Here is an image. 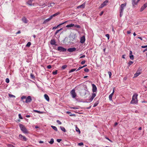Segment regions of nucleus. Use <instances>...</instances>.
Segmentation results:
<instances>
[{
	"mask_svg": "<svg viewBox=\"0 0 147 147\" xmlns=\"http://www.w3.org/2000/svg\"><path fill=\"white\" fill-rule=\"evenodd\" d=\"M138 95L135 94L133 96L132 100L130 102V104H135L138 103V101L137 99V96Z\"/></svg>",
	"mask_w": 147,
	"mask_h": 147,
	"instance_id": "f257e3e1",
	"label": "nucleus"
},
{
	"mask_svg": "<svg viewBox=\"0 0 147 147\" xmlns=\"http://www.w3.org/2000/svg\"><path fill=\"white\" fill-rule=\"evenodd\" d=\"M19 127L22 132L25 134H27L28 133V131L25 127L23 125L21 124H19Z\"/></svg>",
	"mask_w": 147,
	"mask_h": 147,
	"instance_id": "f03ea898",
	"label": "nucleus"
},
{
	"mask_svg": "<svg viewBox=\"0 0 147 147\" xmlns=\"http://www.w3.org/2000/svg\"><path fill=\"white\" fill-rule=\"evenodd\" d=\"M80 95L82 96H85H85H87L86 95V94H88V92L85 90H82L80 92Z\"/></svg>",
	"mask_w": 147,
	"mask_h": 147,
	"instance_id": "7ed1b4c3",
	"label": "nucleus"
},
{
	"mask_svg": "<svg viewBox=\"0 0 147 147\" xmlns=\"http://www.w3.org/2000/svg\"><path fill=\"white\" fill-rule=\"evenodd\" d=\"M70 94L73 98H75L76 96V94L74 89H72L70 92Z\"/></svg>",
	"mask_w": 147,
	"mask_h": 147,
	"instance_id": "20e7f679",
	"label": "nucleus"
},
{
	"mask_svg": "<svg viewBox=\"0 0 147 147\" xmlns=\"http://www.w3.org/2000/svg\"><path fill=\"white\" fill-rule=\"evenodd\" d=\"M19 139L22 141H27V138L25 136L22 135L21 134L19 135Z\"/></svg>",
	"mask_w": 147,
	"mask_h": 147,
	"instance_id": "39448f33",
	"label": "nucleus"
},
{
	"mask_svg": "<svg viewBox=\"0 0 147 147\" xmlns=\"http://www.w3.org/2000/svg\"><path fill=\"white\" fill-rule=\"evenodd\" d=\"M57 50L60 52H65L66 49L62 47L59 46L58 47Z\"/></svg>",
	"mask_w": 147,
	"mask_h": 147,
	"instance_id": "423d86ee",
	"label": "nucleus"
},
{
	"mask_svg": "<svg viewBox=\"0 0 147 147\" xmlns=\"http://www.w3.org/2000/svg\"><path fill=\"white\" fill-rule=\"evenodd\" d=\"M108 2V1L107 0H106L104 2L100 5V6L99 7V8H102L104 7L106 5L107 3Z\"/></svg>",
	"mask_w": 147,
	"mask_h": 147,
	"instance_id": "0eeeda50",
	"label": "nucleus"
},
{
	"mask_svg": "<svg viewBox=\"0 0 147 147\" xmlns=\"http://www.w3.org/2000/svg\"><path fill=\"white\" fill-rule=\"evenodd\" d=\"M32 100V99L30 96H28L26 98L25 102L26 103L30 102Z\"/></svg>",
	"mask_w": 147,
	"mask_h": 147,
	"instance_id": "6e6552de",
	"label": "nucleus"
},
{
	"mask_svg": "<svg viewBox=\"0 0 147 147\" xmlns=\"http://www.w3.org/2000/svg\"><path fill=\"white\" fill-rule=\"evenodd\" d=\"M126 3H125L122 4L121 5V7H120V11H123V10L124 9V7L126 6Z\"/></svg>",
	"mask_w": 147,
	"mask_h": 147,
	"instance_id": "1a4fd4ad",
	"label": "nucleus"
},
{
	"mask_svg": "<svg viewBox=\"0 0 147 147\" xmlns=\"http://www.w3.org/2000/svg\"><path fill=\"white\" fill-rule=\"evenodd\" d=\"M92 92H93V93L96 92V91L97 90V87H96V86L94 84H92Z\"/></svg>",
	"mask_w": 147,
	"mask_h": 147,
	"instance_id": "9d476101",
	"label": "nucleus"
},
{
	"mask_svg": "<svg viewBox=\"0 0 147 147\" xmlns=\"http://www.w3.org/2000/svg\"><path fill=\"white\" fill-rule=\"evenodd\" d=\"M96 94L95 93H93L92 94V96H91L90 98L89 99V100L90 102H91L94 99V98L96 96Z\"/></svg>",
	"mask_w": 147,
	"mask_h": 147,
	"instance_id": "9b49d317",
	"label": "nucleus"
},
{
	"mask_svg": "<svg viewBox=\"0 0 147 147\" xmlns=\"http://www.w3.org/2000/svg\"><path fill=\"white\" fill-rule=\"evenodd\" d=\"M85 3H84L81 5H80L79 6H78L77 7V9H79V8H84L85 7Z\"/></svg>",
	"mask_w": 147,
	"mask_h": 147,
	"instance_id": "f8f14e48",
	"label": "nucleus"
},
{
	"mask_svg": "<svg viewBox=\"0 0 147 147\" xmlns=\"http://www.w3.org/2000/svg\"><path fill=\"white\" fill-rule=\"evenodd\" d=\"M85 40V36H83L80 38V42L81 43H84Z\"/></svg>",
	"mask_w": 147,
	"mask_h": 147,
	"instance_id": "ddd939ff",
	"label": "nucleus"
},
{
	"mask_svg": "<svg viewBox=\"0 0 147 147\" xmlns=\"http://www.w3.org/2000/svg\"><path fill=\"white\" fill-rule=\"evenodd\" d=\"M76 49L75 48H69L67 50V51L69 52H73L76 51Z\"/></svg>",
	"mask_w": 147,
	"mask_h": 147,
	"instance_id": "4468645a",
	"label": "nucleus"
},
{
	"mask_svg": "<svg viewBox=\"0 0 147 147\" xmlns=\"http://www.w3.org/2000/svg\"><path fill=\"white\" fill-rule=\"evenodd\" d=\"M52 19V18H51V16H50L49 18L46 19L43 22V24H46V23Z\"/></svg>",
	"mask_w": 147,
	"mask_h": 147,
	"instance_id": "2eb2a0df",
	"label": "nucleus"
},
{
	"mask_svg": "<svg viewBox=\"0 0 147 147\" xmlns=\"http://www.w3.org/2000/svg\"><path fill=\"white\" fill-rule=\"evenodd\" d=\"M60 13V12H58L56 13H55L53 15H52L51 16V18H52L53 17H54L57 16L58 15H59Z\"/></svg>",
	"mask_w": 147,
	"mask_h": 147,
	"instance_id": "dca6fc26",
	"label": "nucleus"
},
{
	"mask_svg": "<svg viewBox=\"0 0 147 147\" xmlns=\"http://www.w3.org/2000/svg\"><path fill=\"white\" fill-rule=\"evenodd\" d=\"M44 97L45 99L48 101L49 100V98L47 94H45L44 95Z\"/></svg>",
	"mask_w": 147,
	"mask_h": 147,
	"instance_id": "f3484780",
	"label": "nucleus"
},
{
	"mask_svg": "<svg viewBox=\"0 0 147 147\" xmlns=\"http://www.w3.org/2000/svg\"><path fill=\"white\" fill-rule=\"evenodd\" d=\"M132 3L133 6L134 7L135 5L137 4V2H136L135 0H132Z\"/></svg>",
	"mask_w": 147,
	"mask_h": 147,
	"instance_id": "a211bd4d",
	"label": "nucleus"
},
{
	"mask_svg": "<svg viewBox=\"0 0 147 147\" xmlns=\"http://www.w3.org/2000/svg\"><path fill=\"white\" fill-rule=\"evenodd\" d=\"M51 44L52 45H55L56 43V42L55 39H52L51 40Z\"/></svg>",
	"mask_w": 147,
	"mask_h": 147,
	"instance_id": "6ab92c4d",
	"label": "nucleus"
},
{
	"mask_svg": "<svg viewBox=\"0 0 147 147\" xmlns=\"http://www.w3.org/2000/svg\"><path fill=\"white\" fill-rule=\"evenodd\" d=\"M33 0H29L27 2V4L30 6H32V3Z\"/></svg>",
	"mask_w": 147,
	"mask_h": 147,
	"instance_id": "aec40b11",
	"label": "nucleus"
},
{
	"mask_svg": "<svg viewBox=\"0 0 147 147\" xmlns=\"http://www.w3.org/2000/svg\"><path fill=\"white\" fill-rule=\"evenodd\" d=\"M74 26V24H68V25H67L66 26V27L67 28H69V27H71Z\"/></svg>",
	"mask_w": 147,
	"mask_h": 147,
	"instance_id": "412c9836",
	"label": "nucleus"
},
{
	"mask_svg": "<svg viewBox=\"0 0 147 147\" xmlns=\"http://www.w3.org/2000/svg\"><path fill=\"white\" fill-rule=\"evenodd\" d=\"M22 20L25 23L27 22V20L25 17H23L22 18Z\"/></svg>",
	"mask_w": 147,
	"mask_h": 147,
	"instance_id": "4be33fe9",
	"label": "nucleus"
},
{
	"mask_svg": "<svg viewBox=\"0 0 147 147\" xmlns=\"http://www.w3.org/2000/svg\"><path fill=\"white\" fill-rule=\"evenodd\" d=\"M140 71H137L136 73L134 74V77H137L140 74Z\"/></svg>",
	"mask_w": 147,
	"mask_h": 147,
	"instance_id": "5701e85b",
	"label": "nucleus"
},
{
	"mask_svg": "<svg viewBox=\"0 0 147 147\" xmlns=\"http://www.w3.org/2000/svg\"><path fill=\"white\" fill-rule=\"evenodd\" d=\"M33 111L34 112L37 113L39 114H42L43 113V112L42 111H38L36 110H34Z\"/></svg>",
	"mask_w": 147,
	"mask_h": 147,
	"instance_id": "b1692460",
	"label": "nucleus"
},
{
	"mask_svg": "<svg viewBox=\"0 0 147 147\" xmlns=\"http://www.w3.org/2000/svg\"><path fill=\"white\" fill-rule=\"evenodd\" d=\"M113 94H110L109 96V98L110 100H112V97L113 96Z\"/></svg>",
	"mask_w": 147,
	"mask_h": 147,
	"instance_id": "393cba45",
	"label": "nucleus"
},
{
	"mask_svg": "<svg viewBox=\"0 0 147 147\" xmlns=\"http://www.w3.org/2000/svg\"><path fill=\"white\" fill-rule=\"evenodd\" d=\"M60 128L61 129L63 132H65L66 131V129L64 127L62 126H61Z\"/></svg>",
	"mask_w": 147,
	"mask_h": 147,
	"instance_id": "a878e982",
	"label": "nucleus"
},
{
	"mask_svg": "<svg viewBox=\"0 0 147 147\" xmlns=\"http://www.w3.org/2000/svg\"><path fill=\"white\" fill-rule=\"evenodd\" d=\"M51 127H52V128L55 131H57V128L55 126L52 125L51 126Z\"/></svg>",
	"mask_w": 147,
	"mask_h": 147,
	"instance_id": "bb28decb",
	"label": "nucleus"
},
{
	"mask_svg": "<svg viewBox=\"0 0 147 147\" xmlns=\"http://www.w3.org/2000/svg\"><path fill=\"white\" fill-rule=\"evenodd\" d=\"M67 21H65L62 23H61L60 24H59L57 26V28L59 27V26H60L61 25H62L63 24H65V23H67Z\"/></svg>",
	"mask_w": 147,
	"mask_h": 147,
	"instance_id": "cd10ccee",
	"label": "nucleus"
},
{
	"mask_svg": "<svg viewBox=\"0 0 147 147\" xmlns=\"http://www.w3.org/2000/svg\"><path fill=\"white\" fill-rule=\"evenodd\" d=\"M62 29H63V28H61L60 29L57 30L55 33V34L56 35L59 32V31L62 30Z\"/></svg>",
	"mask_w": 147,
	"mask_h": 147,
	"instance_id": "c85d7f7f",
	"label": "nucleus"
},
{
	"mask_svg": "<svg viewBox=\"0 0 147 147\" xmlns=\"http://www.w3.org/2000/svg\"><path fill=\"white\" fill-rule=\"evenodd\" d=\"M54 140L53 138H51V139L50 141L49 142L50 144H52L54 143Z\"/></svg>",
	"mask_w": 147,
	"mask_h": 147,
	"instance_id": "c756f323",
	"label": "nucleus"
},
{
	"mask_svg": "<svg viewBox=\"0 0 147 147\" xmlns=\"http://www.w3.org/2000/svg\"><path fill=\"white\" fill-rule=\"evenodd\" d=\"M133 63V62L132 61H129L128 63V65L129 66H130V65H132Z\"/></svg>",
	"mask_w": 147,
	"mask_h": 147,
	"instance_id": "7c9ffc66",
	"label": "nucleus"
},
{
	"mask_svg": "<svg viewBox=\"0 0 147 147\" xmlns=\"http://www.w3.org/2000/svg\"><path fill=\"white\" fill-rule=\"evenodd\" d=\"M31 45V42H28V43L26 44V47H30Z\"/></svg>",
	"mask_w": 147,
	"mask_h": 147,
	"instance_id": "2f4dec72",
	"label": "nucleus"
},
{
	"mask_svg": "<svg viewBox=\"0 0 147 147\" xmlns=\"http://www.w3.org/2000/svg\"><path fill=\"white\" fill-rule=\"evenodd\" d=\"M145 7H144L143 5L142 6V7H141L140 11H143L145 9Z\"/></svg>",
	"mask_w": 147,
	"mask_h": 147,
	"instance_id": "473e14b6",
	"label": "nucleus"
},
{
	"mask_svg": "<svg viewBox=\"0 0 147 147\" xmlns=\"http://www.w3.org/2000/svg\"><path fill=\"white\" fill-rule=\"evenodd\" d=\"M26 96H22L21 98V100H22L24 99H26Z\"/></svg>",
	"mask_w": 147,
	"mask_h": 147,
	"instance_id": "72a5a7b5",
	"label": "nucleus"
},
{
	"mask_svg": "<svg viewBox=\"0 0 147 147\" xmlns=\"http://www.w3.org/2000/svg\"><path fill=\"white\" fill-rule=\"evenodd\" d=\"M76 28H81L80 26L79 25H75L74 26Z\"/></svg>",
	"mask_w": 147,
	"mask_h": 147,
	"instance_id": "f704fd0d",
	"label": "nucleus"
},
{
	"mask_svg": "<svg viewBox=\"0 0 147 147\" xmlns=\"http://www.w3.org/2000/svg\"><path fill=\"white\" fill-rule=\"evenodd\" d=\"M98 103H99V102H98V101H97V102H95L94 105L93 107H96L98 105Z\"/></svg>",
	"mask_w": 147,
	"mask_h": 147,
	"instance_id": "c9c22d12",
	"label": "nucleus"
},
{
	"mask_svg": "<svg viewBox=\"0 0 147 147\" xmlns=\"http://www.w3.org/2000/svg\"><path fill=\"white\" fill-rule=\"evenodd\" d=\"M8 95H9V96L10 97H14V98L15 97V96H14L13 95L10 94H9Z\"/></svg>",
	"mask_w": 147,
	"mask_h": 147,
	"instance_id": "e433bc0d",
	"label": "nucleus"
},
{
	"mask_svg": "<svg viewBox=\"0 0 147 147\" xmlns=\"http://www.w3.org/2000/svg\"><path fill=\"white\" fill-rule=\"evenodd\" d=\"M67 65H63L62 67V68L63 69H65L66 67H67Z\"/></svg>",
	"mask_w": 147,
	"mask_h": 147,
	"instance_id": "4c0bfd02",
	"label": "nucleus"
},
{
	"mask_svg": "<svg viewBox=\"0 0 147 147\" xmlns=\"http://www.w3.org/2000/svg\"><path fill=\"white\" fill-rule=\"evenodd\" d=\"M76 70V69H71L69 71V73H71V72H73L75 71Z\"/></svg>",
	"mask_w": 147,
	"mask_h": 147,
	"instance_id": "58836bf2",
	"label": "nucleus"
},
{
	"mask_svg": "<svg viewBox=\"0 0 147 147\" xmlns=\"http://www.w3.org/2000/svg\"><path fill=\"white\" fill-rule=\"evenodd\" d=\"M130 59L131 60H133L134 59V56L133 55H130L129 56Z\"/></svg>",
	"mask_w": 147,
	"mask_h": 147,
	"instance_id": "ea45409f",
	"label": "nucleus"
},
{
	"mask_svg": "<svg viewBox=\"0 0 147 147\" xmlns=\"http://www.w3.org/2000/svg\"><path fill=\"white\" fill-rule=\"evenodd\" d=\"M57 70H56L55 71L53 72L52 74L53 75H55L57 74Z\"/></svg>",
	"mask_w": 147,
	"mask_h": 147,
	"instance_id": "a19ab883",
	"label": "nucleus"
},
{
	"mask_svg": "<svg viewBox=\"0 0 147 147\" xmlns=\"http://www.w3.org/2000/svg\"><path fill=\"white\" fill-rule=\"evenodd\" d=\"M5 82L7 83H9V79L8 78H7L5 79Z\"/></svg>",
	"mask_w": 147,
	"mask_h": 147,
	"instance_id": "79ce46f5",
	"label": "nucleus"
},
{
	"mask_svg": "<svg viewBox=\"0 0 147 147\" xmlns=\"http://www.w3.org/2000/svg\"><path fill=\"white\" fill-rule=\"evenodd\" d=\"M123 11H120V17H121L123 15Z\"/></svg>",
	"mask_w": 147,
	"mask_h": 147,
	"instance_id": "37998d69",
	"label": "nucleus"
},
{
	"mask_svg": "<svg viewBox=\"0 0 147 147\" xmlns=\"http://www.w3.org/2000/svg\"><path fill=\"white\" fill-rule=\"evenodd\" d=\"M105 36L109 40V34H107L105 35Z\"/></svg>",
	"mask_w": 147,
	"mask_h": 147,
	"instance_id": "c03bdc74",
	"label": "nucleus"
},
{
	"mask_svg": "<svg viewBox=\"0 0 147 147\" xmlns=\"http://www.w3.org/2000/svg\"><path fill=\"white\" fill-rule=\"evenodd\" d=\"M108 74L109 75V78H111V77L112 75V74H111V72H110V71H109L108 72Z\"/></svg>",
	"mask_w": 147,
	"mask_h": 147,
	"instance_id": "a18cd8bd",
	"label": "nucleus"
},
{
	"mask_svg": "<svg viewBox=\"0 0 147 147\" xmlns=\"http://www.w3.org/2000/svg\"><path fill=\"white\" fill-rule=\"evenodd\" d=\"M57 122L59 124L61 125L62 123L59 120H57Z\"/></svg>",
	"mask_w": 147,
	"mask_h": 147,
	"instance_id": "49530a36",
	"label": "nucleus"
},
{
	"mask_svg": "<svg viewBox=\"0 0 147 147\" xmlns=\"http://www.w3.org/2000/svg\"><path fill=\"white\" fill-rule=\"evenodd\" d=\"M84 71L86 72H88L89 71V70L88 69L86 68L84 69Z\"/></svg>",
	"mask_w": 147,
	"mask_h": 147,
	"instance_id": "de8ad7c7",
	"label": "nucleus"
},
{
	"mask_svg": "<svg viewBox=\"0 0 147 147\" xmlns=\"http://www.w3.org/2000/svg\"><path fill=\"white\" fill-rule=\"evenodd\" d=\"M85 62H86V61L85 60L82 61L81 62V64L82 65H83L85 63Z\"/></svg>",
	"mask_w": 147,
	"mask_h": 147,
	"instance_id": "09e8293b",
	"label": "nucleus"
},
{
	"mask_svg": "<svg viewBox=\"0 0 147 147\" xmlns=\"http://www.w3.org/2000/svg\"><path fill=\"white\" fill-rule=\"evenodd\" d=\"M18 116H19V118L20 119H23V118L22 117L20 114H19Z\"/></svg>",
	"mask_w": 147,
	"mask_h": 147,
	"instance_id": "8fccbe9b",
	"label": "nucleus"
},
{
	"mask_svg": "<svg viewBox=\"0 0 147 147\" xmlns=\"http://www.w3.org/2000/svg\"><path fill=\"white\" fill-rule=\"evenodd\" d=\"M78 145L80 146H82L83 145V143L82 142L79 143Z\"/></svg>",
	"mask_w": 147,
	"mask_h": 147,
	"instance_id": "3c124183",
	"label": "nucleus"
},
{
	"mask_svg": "<svg viewBox=\"0 0 147 147\" xmlns=\"http://www.w3.org/2000/svg\"><path fill=\"white\" fill-rule=\"evenodd\" d=\"M47 68L49 69H50L51 68V65H49L47 66Z\"/></svg>",
	"mask_w": 147,
	"mask_h": 147,
	"instance_id": "603ef678",
	"label": "nucleus"
},
{
	"mask_svg": "<svg viewBox=\"0 0 147 147\" xmlns=\"http://www.w3.org/2000/svg\"><path fill=\"white\" fill-rule=\"evenodd\" d=\"M54 4H55V3H50V6H52L54 5Z\"/></svg>",
	"mask_w": 147,
	"mask_h": 147,
	"instance_id": "864d4df0",
	"label": "nucleus"
},
{
	"mask_svg": "<svg viewBox=\"0 0 147 147\" xmlns=\"http://www.w3.org/2000/svg\"><path fill=\"white\" fill-rule=\"evenodd\" d=\"M57 140L58 142H60L62 140L61 139H57Z\"/></svg>",
	"mask_w": 147,
	"mask_h": 147,
	"instance_id": "5fc2aeb1",
	"label": "nucleus"
},
{
	"mask_svg": "<svg viewBox=\"0 0 147 147\" xmlns=\"http://www.w3.org/2000/svg\"><path fill=\"white\" fill-rule=\"evenodd\" d=\"M85 57V55H83L81 56L80 57V58H84Z\"/></svg>",
	"mask_w": 147,
	"mask_h": 147,
	"instance_id": "6e6d98bb",
	"label": "nucleus"
},
{
	"mask_svg": "<svg viewBox=\"0 0 147 147\" xmlns=\"http://www.w3.org/2000/svg\"><path fill=\"white\" fill-rule=\"evenodd\" d=\"M82 68V67H80L79 68L77 69L76 71H78L80 70Z\"/></svg>",
	"mask_w": 147,
	"mask_h": 147,
	"instance_id": "4d7b16f0",
	"label": "nucleus"
},
{
	"mask_svg": "<svg viewBox=\"0 0 147 147\" xmlns=\"http://www.w3.org/2000/svg\"><path fill=\"white\" fill-rule=\"evenodd\" d=\"M143 6L145 7V8H146V7H147V3H145L144 4V5H143Z\"/></svg>",
	"mask_w": 147,
	"mask_h": 147,
	"instance_id": "13d9d810",
	"label": "nucleus"
},
{
	"mask_svg": "<svg viewBox=\"0 0 147 147\" xmlns=\"http://www.w3.org/2000/svg\"><path fill=\"white\" fill-rule=\"evenodd\" d=\"M104 11H102L101 12L100 14V16H101L103 13Z\"/></svg>",
	"mask_w": 147,
	"mask_h": 147,
	"instance_id": "bf43d9fd",
	"label": "nucleus"
},
{
	"mask_svg": "<svg viewBox=\"0 0 147 147\" xmlns=\"http://www.w3.org/2000/svg\"><path fill=\"white\" fill-rule=\"evenodd\" d=\"M141 47L142 48H146V47H147V46H142Z\"/></svg>",
	"mask_w": 147,
	"mask_h": 147,
	"instance_id": "052dcab7",
	"label": "nucleus"
},
{
	"mask_svg": "<svg viewBox=\"0 0 147 147\" xmlns=\"http://www.w3.org/2000/svg\"><path fill=\"white\" fill-rule=\"evenodd\" d=\"M57 26H54V27L53 28V29H57Z\"/></svg>",
	"mask_w": 147,
	"mask_h": 147,
	"instance_id": "680f3d73",
	"label": "nucleus"
},
{
	"mask_svg": "<svg viewBox=\"0 0 147 147\" xmlns=\"http://www.w3.org/2000/svg\"><path fill=\"white\" fill-rule=\"evenodd\" d=\"M114 92H115V88H113V92H112V93L111 94H114Z\"/></svg>",
	"mask_w": 147,
	"mask_h": 147,
	"instance_id": "e2e57ef3",
	"label": "nucleus"
},
{
	"mask_svg": "<svg viewBox=\"0 0 147 147\" xmlns=\"http://www.w3.org/2000/svg\"><path fill=\"white\" fill-rule=\"evenodd\" d=\"M132 52L131 51H129V54L130 55H132Z\"/></svg>",
	"mask_w": 147,
	"mask_h": 147,
	"instance_id": "0e129e2a",
	"label": "nucleus"
},
{
	"mask_svg": "<svg viewBox=\"0 0 147 147\" xmlns=\"http://www.w3.org/2000/svg\"><path fill=\"white\" fill-rule=\"evenodd\" d=\"M127 33L128 34H129L131 33V31H128L127 32Z\"/></svg>",
	"mask_w": 147,
	"mask_h": 147,
	"instance_id": "69168bd1",
	"label": "nucleus"
},
{
	"mask_svg": "<svg viewBox=\"0 0 147 147\" xmlns=\"http://www.w3.org/2000/svg\"><path fill=\"white\" fill-rule=\"evenodd\" d=\"M125 55H122V58H123V59H125Z\"/></svg>",
	"mask_w": 147,
	"mask_h": 147,
	"instance_id": "338daca9",
	"label": "nucleus"
},
{
	"mask_svg": "<svg viewBox=\"0 0 147 147\" xmlns=\"http://www.w3.org/2000/svg\"><path fill=\"white\" fill-rule=\"evenodd\" d=\"M118 124V123L117 122H116L114 124V126H116Z\"/></svg>",
	"mask_w": 147,
	"mask_h": 147,
	"instance_id": "774afa93",
	"label": "nucleus"
}]
</instances>
